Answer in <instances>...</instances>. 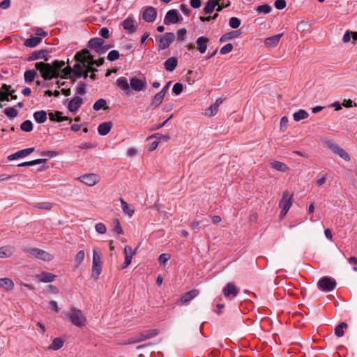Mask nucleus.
I'll return each mask as SVG.
<instances>
[{"label":"nucleus","mask_w":357,"mask_h":357,"mask_svg":"<svg viewBox=\"0 0 357 357\" xmlns=\"http://www.w3.org/2000/svg\"><path fill=\"white\" fill-rule=\"evenodd\" d=\"M75 59L78 63H75L73 68L70 66L66 67L63 69V73L65 75H70L75 78L88 77L89 72H97L98 70L91 67L92 65L100 66L104 63V59L100 58L98 60H94L93 56L91 54L87 49H84L78 52L75 55Z\"/></svg>","instance_id":"1"},{"label":"nucleus","mask_w":357,"mask_h":357,"mask_svg":"<svg viewBox=\"0 0 357 357\" xmlns=\"http://www.w3.org/2000/svg\"><path fill=\"white\" fill-rule=\"evenodd\" d=\"M65 66L63 61L56 60L52 64L44 62H38L35 66L40 73L42 77L45 80L56 78L60 71Z\"/></svg>","instance_id":"2"},{"label":"nucleus","mask_w":357,"mask_h":357,"mask_svg":"<svg viewBox=\"0 0 357 357\" xmlns=\"http://www.w3.org/2000/svg\"><path fill=\"white\" fill-rule=\"evenodd\" d=\"M323 144L324 147L329 149L333 153L338 155L346 161L350 160V156L349 153L340 147L333 139H325L323 140Z\"/></svg>","instance_id":"3"},{"label":"nucleus","mask_w":357,"mask_h":357,"mask_svg":"<svg viewBox=\"0 0 357 357\" xmlns=\"http://www.w3.org/2000/svg\"><path fill=\"white\" fill-rule=\"evenodd\" d=\"M66 315L73 325L79 328L86 325V317L80 310L73 307Z\"/></svg>","instance_id":"4"},{"label":"nucleus","mask_w":357,"mask_h":357,"mask_svg":"<svg viewBox=\"0 0 357 357\" xmlns=\"http://www.w3.org/2000/svg\"><path fill=\"white\" fill-rule=\"evenodd\" d=\"M25 252L29 257L39 259L45 261H50L54 258L52 255L39 248H26Z\"/></svg>","instance_id":"5"},{"label":"nucleus","mask_w":357,"mask_h":357,"mask_svg":"<svg viewBox=\"0 0 357 357\" xmlns=\"http://www.w3.org/2000/svg\"><path fill=\"white\" fill-rule=\"evenodd\" d=\"M317 285L320 290L325 292H328L333 291L335 289L336 286V282L333 278L325 276L319 279Z\"/></svg>","instance_id":"6"},{"label":"nucleus","mask_w":357,"mask_h":357,"mask_svg":"<svg viewBox=\"0 0 357 357\" xmlns=\"http://www.w3.org/2000/svg\"><path fill=\"white\" fill-rule=\"evenodd\" d=\"M176 36L172 32L166 33L160 36L158 47L160 50H166L174 41Z\"/></svg>","instance_id":"7"},{"label":"nucleus","mask_w":357,"mask_h":357,"mask_svg":"<svg viewBox=\"0 0 357 357\" xmlns=\"http://www.w3.org/2000/svg\"><path fill=\"white\" fill-rule=\"evenodd\" d=\"M102 261L100 255L97 252L96 249L93 250V262H92V274L98 276L102 272Z\"/></svg>","instance_id":"8"},{"label":"nucleus","mask_w":357,"mask_h":357,"mask_svg":"<svg viewBox=\"0 0 357 357\" xmlns=\"http://www.w3.org/2000/svg\"><path fill=\"white\" fill-rule=\"evenodd\" d=\"M292 201V196L290 195L289 191H284L279 203L280 207L282 209V212H284V215H286L291 208Z\"/></svg>","instance_id":"9"},{"label":"nucleus","mask_w":357,"mask_h":357,"mask_svg":"<svg viewBox=\"0 0 357 357\" xmlns=\"http://www.w3.org/2000/svg\"><path fill=\"white\" fill-rule=\"evenodd\" d=\"M79 180L89 186H93L100 181V176L96 174H86L79 176Z\"/></svg>","instance_id":"10"},{"label":"nucleus","mask_w":357,"mask_h":357,"mask_svg":"<svg viewBox=\"0 0 357 357\" xmlns=\"http://www.w3.org/2000/svg\"><path fill=\"white\" fill-rule=\"evenodd\" d=\"M179 21L178 13L176 10L172 9L167 11L164 18L165 24H176Z\"/></svg>","instance_id":"11"},{"label":"nucleus","mask_w":357,"mask_h":357,"mask_svg":"<svg viewBox=\"0 0 357 357\" xmlns=\"http://www.w3.org/2000/svg\"><path fill=\"white\" fill-rule=\"evenodd\" d=\"M130 85L132 90L141 91L145 89L146 82L137 77H133L130 79Z\"/></svg>","instance_id":"12"},{"label":"nucleus","mask_w":357,"mask_h":357,"mask_svg":"<svg viewBox=\"0 0 357 357\" xmlns=\"http://www.w3.org/2000/svg\"><path fill=\"white\" fill-rule=\"evenodd\" d=\"M157 16V13L155 9L153 7H147L144 9L142 17L143 19L147 22H153Z\"/></svg>","instance_id":"13"},{"label":"nucleus","mask_w":357,"mask_h":357,"mask_svg":"<svg viewBox=\"0 0 357 357\" xmlns=\"http://www.w3.org/2000/svg\"><path fill=\"white\" fill-rule=\"evenodd\" d=\"M34 151V148H28L22 150H20L16 153L8 155V159L9 160H15L20 158H24L31 154Z\"/></svg>","instance_id":"14"},{"label":"nucleus","mask_w":357,"mask_h":357,"mask_svg":"<svg viewBox=\"0 0 357 357\" xmlns=\"http://www.w3.org/2000/svg\"><path fill=\"white\" fill-rule=\"evenodd\" d=\"M15 252V248L13 245H7L0 247V259L9 258Z\"/></svg>","instance_id":"15"},{"label":"nucleus","mask_w":357,"mask_h":357,"mask_svg":"<svg viewBox=\"0 0 357 357\" xmlns=\"http://www.w3.org/2000/svg\"><path fill=\"white\" fill-rule=\"evenodd\" d=\"M36 278L40 282L47 283L54 281V278H56V275L49 272L43 271L39 274H36Z\"/></svg>","instance_id":"16"},{"label":"nucleus","mask_w":357,"mask_h":357,"mask_svg":"<svg viewBox=\"0 0 357 357\" xmlns=\"http://www.w3.org/2000/svg\"><path fill=\"white\" fill-rule=\"evenodd\" d=\"M122 27L130 33H132L136 31V26L134 24V20L131 17H127L121 23Z\"/></svg>","instance_id":"17"},{"label":"nucleus","mask_w":357,"mask_h":357,"mask_svg":"<svg viewBox=\"0 0 357 357\" xmlns=\"http://www.w3.org/2000/svg\"><path fill=\"white\" fill-rule=\"evenodd\" d=\"M82 103V98L79 96L74 97L69 102L68 105V109L70 112H76Z\"/></svg>","instance_id":"18"},{"label":"nucleus","mask_w":357,"mask_h":357,"mask_svg":"<svg viewBox=\"0 0 357 357\" xmlns=\"http://www.w3.org/2000/svg\"><path fill=\"white\" fill-rule=\"evenodd\" d=\"M198 295V291L197 290H191L190 291H188L182 295L181 299H180V304L184 305L191 300H192L194 298H195Z\"/></svg>","instance_id":"19"},{"label":"nucleus","mask_w":357,"mask_h":357,"mask_svg":"<svg viewBox=\"0 0 357 357\" xmlns=\"http://www.w3.org/2000/svg\"><path fill=\"white\" fill-rule=\"evenodd\" d=\"M238 291L236 286L232 283H228L223 289V294L225 297L229 296H237Z\"/></svg>","instance_id":"20"},{"label":"nucleus","mask_w":357,"mask_h":357,"mask_svg":"<svg viewBox=\"0 0 357 357\" xmlns=\"http://www.w3.org/2000/svg\"><path fill=\"white\" fill-rule=\"evenodd\" d=\"M282 36V33H279L277 35L270 36V37L266 38V40L264 41V44L266 47H275L280 42Z\"/></svg>","instance_id":"21"},{"label":"nucleus","mask_w":357,"mask_h":357,"mask_svg":"<svg viewBox=\"0 0 357 357\" xmlns=\"http://www.w3.org/2000/svg\"><path fill=\"white\" fill-rule=\"evenodd\" d=\"M177 65L178 60L176 57L174 56L167 59L164 63L165 68L168 72H172L174 70Z\"/></svg>","instance_id":"22"},{"label":"nucleus","mask_w":357,"mask_h":357,"mask_svg":"<svg viewBox=\"0 0 357 357\" xmlns=\"http://www.w3.org/2000/svg\"><path fill=\"white\" fill-rule=\"evenodd\" d=\"M112 127L110 121L101 123L98 127V132L100 135H106L109 132Z\"/></svg>","instance_id":"23"},{"label":"nucleus","mask_w":357,"mask_h":357,"mask_svg":"<svg viewBox=\"0 0 357 357\" xmlns=\"http://www.w3.org/2000/svg\"><path fill=\"white\" fill-rule=\"evenodd\" d=\"M48 52L46 50H36L33 52L31 55L27 58L28 61H35L39 59L45 58Z\"/></svg>","instance_id":"24"},{"label":"nucleus","mask_w":357,"mask_h":357,"mask_svg":"<svg viewBox=\"0 0 357 357\" xmlns=\"http://www.w3.org/2000/svg\"><path fill=\"white\" fill-rule=\"evenodd\" d=\"M208 40L207 38L201 36L199 37L196 40V44L199 47V51L200 53L203 54L206 51L207 49V45Z\"/></svg>","instance_id":"25"},{"label":"nucleus","mask_w":357,"mask_h":357,"mask_svg":"<svg viewBox=\"0 0 357 357\" xmlns=\"http://www.w3.org/2000/svg\"><path fill=\"white\" fill-rule=\"evenodd\" d=\"M164 97H165V95H164L163 92L157 93L154 96V97L151 101V107L152 108L158 107L162 102V101L164 100Z\"/></svg>","instance_id":"26"},{"label":"nucleus","mask_w":357,"mask_h":357,"mask_svg":"<svg viewBox=\"0 0 357 357\" xmlns=\"http://www.w3.org/2000/svg\"><path fill=\"white\" fill-rule=\"evenodd\" d=\"M105 43L104 40L100 38H93L88 43V47L94 49L96 52L97 50L103 45Z\"/></svg>","instance_id":"27"},{"label":"nucleus","mask_w":357,"mask_h":357,"mask_svg":"<svg viewBox=\"0 0 357 357\" xmlns=\"http://www.w3.org/2000/svg\"><path fill=\"white\" fill-rule=\"evenodd\" d=\"M116 86L121 89L128 92L130 90V84L128 79L124 77H120L116 79Z\"/></svg>","instance_id":"28"},{"label":"nucleus","mask_w":357,"mask_h":357,"mask_svg":"<svg viewBox=\"0 0 357 357\" xmlns=\"http://www.w3.org/2000/svg\"><path fill=\"white\" fill-rule=\"evenodd\" d=\"M0 287L6 291H10L14 287V283L10 278H0Z\"/></svg>","instance_id":"29"},{"label":"nucleus","mask_w":357,"mask_h":357,"mask_svg":"<svg viewBox=\"0 0 357 357\" xmlns=\"http://www.w3.org/2000/svg\"><path fill=\"white\" fill-rule=\"evenodd\" d=\"M62 113L61 112H56L54 113L50 112L49 113V119L52 121H57V122H62L66 120H68V118L66 116H62Z\"/></svg>","instance_id":"30"},{"label":"nucleus","mask_w":357,"mask_h":357,"mask_svg":"<svg viewBox=\"0 0 357 357\" xmlns=\"http://www.w3.org/2000/svg\"><path fill=\"white\" fill-rule=\"evenodd\" d=\"M41 42L40 37H31L24 42V45L29 47H34Z\"/></svg>","instance_id":"31"},{"label":"nucleus","mask_w":357,"mask_h":357,"mask_svg":"<svg viewBox=\"0 0 357 357\" xmlns=\"http://www.w3.org/2000/svg\"><path fill=\"white\" fill-rule=\"evenodd\" d=\"M33 118L38 123H43L47 120V113L44 110L34 112Z\"/></svg>","instance_id":"32"},{"label":"nucleus","mask_w":357,"mask_h":357,"mask_svg":"<svg viewBox=\"0 0 357 357\" xmlns=\"http://www.w3.org/2000/svg\"><path fill=\"white\" fill-rule=\"evenodd\" d=\"M120 202L123 213L128 214L130 217L132 216L135 212L134 208L130 207L128 204L122 198L120 199Z\"/></svg>","instance_id":"33"},{"label":"nucleus","mask_w":357,"mask_h":357,"mask_svg":"<svg viewBox=\"0 0 357 357\" xmlns=\"http://www.w3.org/2000/svg\"><path fill=\"white\" fill-rule=\"evenodd\" d=\"M271 167L279 171V172H285L288 170V167L287 166L286 164L282 162H280V161H273L271 162Z\"/></svg>","instance_id":"34"},{"label":"nucleus","mask_w":357,"mask_h":357,"mask_svg":"<svg viewBox=\"0 0 357 357\" xmlns=\"http://www.w3.org/2000/svg\"><path fill=\"white\" fill-rule=\"evenodd\" d=\"M293 117L294 121H299L307 119L308 117V113L304 109H299L298 112L294 113Z\"/></svg>","instance_id":"35"},{"label":"nucleus","mask_w":357,"mask_h":357,"mask_svg":"<svg viewBox=\"0 0 357 357\" xmlns=\"http://www.w3.org/2000/svg\"><path fill=\"white\" fill-rule=\"evenodd\" d=\"M348 327L345 322H341L335 328V334L337 337H342L344 334V330Z\"/></svg>","instance_id":"36"},{"label":"nucleus","mask_w":357,"mask_h":357,"mask_svg":"<svg viewBox=\"0 0 357 357\" xmlns=\"http://www.w3.org/2000/svg\"><path fill=\"white\" fill-rule=\"evenodd\" d=\"M63 341L59 337H56L52 340V342L49 347V349L56 351L61 349L63 347Z\"/></svg>","instance_id":"37"},{"label":"nucleus","mask_w":357,"mask_h":357,"mask_svg":"<svg viewBox=\"0 0 357 357\" xmlns=\"http://www.w3.org/2000/svg\"><path fill=\"white\" fill-rule=\"evenodd\" d=\"M36 75V71H35L34 70H29L25 71V73L24 74V77L25 82L26 83L32 82L34 80Z\"/></svg>","instance_id":"38"},{"label":"nucleus","mask_w":357,"mask_h":357,"mask_svg":"<svg viewBox=\"0 0 357 357\" xmlns=\"http://www.w3.org/2000/svg\"><path fill=\"white\" fill-rule=\"evenodd\" d=\"M240 33L238 32V31H233L222 35L220 40V42H223L225 40H231L233 38L238 37Z\"/></svg>","instance_id":"39"},{"label":"nucleus","mask_w":357,"mask_h":357,"mask_svg":"<svg viewBox=\"0 0 357 357\" xmlns=\"http://www.w3.org/2000/svg\"><path fill=\"white\" fill-rule=\"evenodd\" d=\"M46 161L45 158L43 159H36L29 162H24L18 165V167H26V166H33L35 165H38L41 163H45Z\"/></svg>","instance_id":"40"},{"label":"nucleus","mask_w":357,"mask_h":357,"mask_svg":"<svg viewBox=\"0 0 357 357\" xmlns=\"http://www.w3.org/2000/svg\"><path fill=\"white\" fill-rule=\"evenodd\" d=\"M3 112L10 119L15 118L18 115V112L13 107L6 108Z\"/></svg>","instance_id":"41"},{"label":"nucleus","mask_w":357,"mask_h":357,"mask_svg":"<svg viewBox=\"0 0 357 357\" xmlns=\"http://www.w3.org/2000/svg\"><path fill=\"white\" fill-rule=\"evenodd\" d=\"M271 7L268 4H264V5L259 6L256 8V11L259 14H268L271 12Z\"/></svg>","instance_id":"42"},{"label":"nucleus","mask_w":357,"mask_h":357,"mask_svg":"<svg viewBox=\"0 0 357 357\" xmlns=\"http://www.w3.org/2000/svg\"><path fill=\"white\" fill-rule=\"evenodd\" d=\"M84 257L85 253L83 250H80L77 253L75 259V264L76 267H78L82 264L84 259Z\"/></svg>","instance_id":"43"},{"label":"nucleus","mask_w":357,"mask_h":357,"mask_svg":"<svg viewBox=\"0 0 357 357\" xmlns=\"http://www.w3.org/2000/svg\"><path fill=\"white\" fill-rule=\"evenodd\" d=\"M107 104V101L103 98H100L93 105V109L96 111H98L102 109Z\"/></svg>","instance_id":"44"},{"label":"nucleus","mask_w":357,"mask_h":357,"mask_svg":"<svg viewBox=\"0 0 357 357\" xmlns=\"http://www.w3.org/2000/svg\"><path fill=\"white\" fill-rule=\"evenodd\" d=\"M20 128L24 132H31L33 130V124L30 120H26L20 125Z\"/></svg>","instance_id":"45"},{"label":"nucleus","mask_w":357,"mask_h":357,"mask_svg":"<svg viewBox=\"0 0 357 357\" xmlns=\"http://www.w3.org/2000/svg\"><path fill=\"white\" fill-rule=\"evenodd\" d=\"M218 107H219L217 106L215 104L211 105L210 107L205 111V115L208 116H213L215 115L218 111Z\"/></svg>","instance_id":"46"},{"label":"nucleus","mask_w":357,"mask_h":357,"mask_svg":"<svg viewBox=\"0 0 357 357\" xmlns=\"http://www.w3.org/2000/svg\"><path fill=\"white\" fill-rule=\"evenodd\" d=\"M113 224H114V229H113L114 231L118 234H123V230L121 226L119 220L117 218L114 219L113 221Z\"/></svg>","instance_id":"47"},{"label":"nucleus","mask_w":357,"mask_h":357,"mask_svg":"<svg viewBox=\"0 0 357 357\" xmlns=\"http://www.w3.org/2000/svg\"><path fill=\"white\" fill-rule=\"evenodd\" d=\"M240 24H241V20L236 17H232L229 20V25L232 29L238 28L240 26Z\"/></svg>","instance_id":"48"},{"label":"nucleus","mask_w":357,"mask_h":357,"mask_svg":"<svg viewBox=\"0 0 357 357\" xmlns=\"http://www.w3.org/2000/svg\"><path fill=\"white\" fill-rule=\"evenodd\" d=\"M33 206L40 209L50 210L52 207V205L49 202H40L35 204Z\"/></svg>","instance_id":"49"},{"label":"nucleus","mask_w":357,"mask_h":357,"mask_svg":"<svg viewBox=\"0 0 357 357\" xmlns=\"http://www.w3.org/2000/svg\"><path fill=\"white\" fill-rule=\"evenodd\" d=\"M119 53L117 50H112L107 54V59L110 61H115L119 58Z\"/></svg>","instance_id":"50"},{"label":"nucleus","mask_w":357,"mask_h":357,"mask_svg":"<svg viewBox=\"0 0 357 357\" xmlns=\"http://www.w3.org/2000/svg\"><path fill=\"white\" fill-rule=\"evenodd\" d=\"M95 229L100 234H104L107 231L106 226L102 222L97 223L95 226Z\"/></svg>","instance_id":"51"},{"label":"nucleus","mask_w":357,"mask_h":357,"mask_svg":"<svg viewBox=\"0 0 357 357\" xmlns=\"http://www.w3.org/2000/svg\"><path fill=\"white\" fill-rule=\"evenodd\" d=\"M86 92V84L84 82L78 83L76 87V93L79 95H83Z\"/></svg>","instance_id":"52"},{"label":"nucleus","mask_w":357,"mask_h":357,"mask_svg":"<svg viewBox=\"0 0 357 357\" xmlns=\"http://www.w3.org/2000/svg\"><path fill=\"white\" fill-rule=\"evenodd\" d=\"M183 89V84L180 82H177L174 85L172 88V92L175 95H179L182 92Z\"/></svg>","instance_id":"53"},{"label":"nucleus","mask_w":357,"mask_h":357,"mask_svg":"<svg viewBox=\"0 0 357 357\" xmlns=\"http://www.w3.org/2000/svg\"><path fill=\"white\" fill-rule=\"evenodd\" d=\"M233 50V45L231 43H227L225 45H224L220 49V54H226L231 52Z\"/></svg>","instance_id":"54"},{"label":"nucleus","mask_w":357,"mask_h":357,"mask_svg":"<svg viewBox=\"0 0 357 357\" xmlns=\"http://www.w3.org/2000/svg\"><path fill=\"white\" fill-rule=\"evenodd\" d=\"M146 340L152 338L158 335V330L152 329L144 331Z\"/></svg>","instance_id":"55"},{"label":"nucleus","mask_w":357,"mask_h":357,"mask_svg":"<svg viewBox=\"0 0 357 357\" xmlns=\"http://www.w3.org/2000/svg\"><path fill=\"white\" fill-rule=\"evenodd\" d=\"M136 250H132V248L130 245H126L124 248V253L125 256H131L132 258V256L136 253Z\"/></svg>","instance_id":"56"},{"label":"nucleus","mask_w":357,"mask_h":357,"mask_svg":"<svg viewBox=\"0 0 357 357\" xmlns=\"http://www.w3.org/2000/svg\"><path fill=\"white\" fill-rule=\"evenodd\" d=\"M99 34L104 38H109L110 36L109 31L106 27L100 29L99 31Z\"/></svg>","instance_id":"57"},{"label":"nucleus","mask_w":357,"mask_h":357,"mask_svg":"<svg viewBox=\"0 0 357 357\" xmlns=\"http://www.w3.org/2000/svg\"><path fill=\"white\" fill-rule=\"evenodd\" d=\"M274 5L277 9L282 10L286 6V1L284 0H276Z\"/></svg>","instance_id":"58"},{"label":"nucleus","mask_w":357,"mask_h":357,"mask_svg":"<svg viewBox=\"0 0 357 357\" xmlns=\"http://www.w3.org/2000/svg\"><path fill=\"white\" fill-rule=\"evenodd\" d=\"M288 118L287 116L282 117L280 120V130L283 132L287 128Z\"/></svg>","instance_id":"59"},{"label":"nucleus","mask_w":357,"mask_h":357,"mask_svg":"<svg viewBox=\"0 0 357 357\" xmlns=\"http://www.w3.org/2000/svg\"><path fill=\"white\" fill-rule=\"evenodd\" d=\"M170 259V257L168 254L162 253L159 256V262L162 264H165L169 259Z\"/></svg>","instance_id":"60"},{"label":"nucleus","mask_w":357,"mask_h":357,"mask_svg":"<svg viewBox=\"0 0 357 357\" xmlns=\"http://www.w3.org/2000/svg\"><path fill=\"white\" fill-rule=\"evenodd\" d=\"M112 46L111 45H102L101 46H100V47L97 50L96 52L100 54H104L105 53L109 48H111Z\"/></svg>","instance_id":"61"},{"label":"nucleus","mask_w":357,"mask_h":357,"mask_svg":"<svg viewBox=\"0 0 357 357\" xmlns=\"http://www.w3.org/2000/svg\"><path fill=\"white\" fill-rule=\"evenodd\" d=\"M186 34V30L185 29H181L177 31V36H178V40H183Z\"/></svg>","instance_id":"62"},{"label":"nucleus","mask_w":357,"mask_h":357,"mask_svg":"<svg viewBox=\"0 0 357 357\" xmlns=\"http://www.w3.org/2000/svg\"><path fill=\"white\" fill-rule=\"evenodd\" d=\"M342 106H344L345 107H356V104L354 103L351 100L349 99V100H344L343 101Z\"/></svg>","instance_id":"63"},{"label":"nucleus","mask_w":357,"mask_h":357,"mask_svg":"<svg viewBox=\"0 0 357 357\" xmlns=\"http://www.w3.org/2000/svg\"><path fill=\"white\" fill-rule=\"evenodd\" d=\"M190 4L193 8H199L201 6V0H190Z\"/></svg>","instance_id":"64"}]
</instances>
